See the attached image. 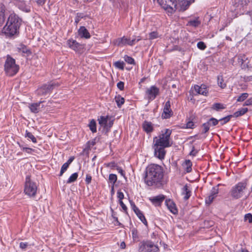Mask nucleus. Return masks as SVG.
Returning a JSON list of instances; mask_svg holds the SVG:
<instances>
[{"label":"nucleus","mask_w":252,"mask_h":252,"mask_svg":"<svg viewBox=\"0 0 252 252\" xmlns=\"http://www.w3.org/2000/svg\"><path fill=\"white\" fill-rule=\"evenodd\" d=\"M164 170L157 164H149L145 169L144 180L148 186L159 188L163 182Z\"/></svg>","instance_id":"f257e3e1"},{"label":"nucleus","mask_w":252,"mask_h":252,"mask_svg":"<svg viewBox=\"0 0 252 252\" xmlns=\"http://www.w3.org/2000/svg\"><path fill=\"white\" fill-rule=\"evenodd\" d=\"M172 131L169 129H166L158 137L153 139V148L155 157L162 159L164 158L166 151L165 148L171 147L172 143L170 142V135Z\"/></svg>","instance_id":"f03ea898"},{"label":"nucleus","mask_w":252,"mask_h":252,"mask_svg":"<svg viewBox=\"0 0 252 252\" xmlns=\"http://www.w3.org/2000/svg\"><path fill=\"white\" fill-rule=\"evenodd\" d=\"M21 19L15 13H11L3 28L2 32L8 37H12L18 33Z\"/></svg>","instance_id":"7ed1b4c3"},{"label":"nucleus","mask_w":252,"mask_h":252,"mask_svg":"<svg viewBox=\"0 0 252 252\" xmlns=\"http://www.w3.org/2000/svg\"><path fill=\"white\" fill-rule=\"evenodd\" d=\"M247 183L246 181L240 182L233 187L230 191L231 197L234 199L242 197L247 189Z\"/></svg>","instance_id":"20e7f679"},{"label":"nucleus","mask_w":252,"mask_h":252,"mask_svg":"<svg viewBox=\"0 0 252 252\" xmlns=\"http://www.w3.org/2000/svg\"><path fill=\"white\" fill-rule=\"evenodd\" d=\"M4 67L5 73L9 76L15 75L19 70V66L16 64L15 60L9 55L7 56Z\"/></svg>","instance_id":"39448f33"},{"label":"nucleus","mask_w":252,"mask_h":252,"mask_svg":"<svg viewBox=\"0 0 252 252\" xmlns=\"http://www.w3.org/2000/svg\"><path fill=\"white\" fill-rule=\"evenodd\" d=\"M59 86V84L55 82H51L47 84H44L37 90V94L39 96H47L50 94L53 89Z\"/></svg>","instance_id":"423d86ee"},{"label":"nucleus","mask_w":252,"mask_h":252,"mask_svg":"<svg viewBox=\"0 0 252 252\" xmlns=\"http://www.w3.org/2000/svg\"><path fill=\"white\" fill-rule=\"evenodd\" d=\"M37 187L36 184L32 182L30 178L27 176L26 179L24 191L26 194L30 197H33L35 195Z\"/></svg>","instance_id":"0eeeda50"},{"label":"nucleus","mask_w":252,"mask_h":252,"mask_svg":"<svg viewBox=\"0 0 252 252\" xmlns=\"http://www.w3.org/2000/svg\"><path fill=\"white\" fill-rule=\"evenodd\" d=\"M140 40L141 38L139 36H138L137 38H134L131 40H130L129 38L126 37L125 36H123L122 38H118L115 39L113 41V43L115 45L119 47H123L126 45L132 46L135 44V43L137 42Z\"/></svg>","instance_id":"6e6552de"},{"label":"nucleus","mask_w":252,"mask_h":252,"mask_svg":"<svg viewBox=\"0 0 252 252\" xmlns=\"http://www.w3.org/2000/svg\"><path fill=\"white\" fill-rule=\"evenodd\" d=\"M159 94V89L156 86H152L147 88L145 92V95L149 101L155 99Z\"/></svg>","instance_id":"1a4fd4ad"},{"label":"nucleus","mask_w":252,"mask_h":252,"mask_svg":"<svg viewBox=\"0 0 252 252\" xmlns=\"http://www.w3.org/2000/svg\"><path fill=\"white\" fill-rule=\"evenodd\" d=\"M173 111L171 109L170 102L168 100L165 102L161 116L163 119H169L173 115Z\"/></svg>","instance_id":"9d476101"},{"label":"nucleus","mask_w":252,"mask_h":252,"mask_svg":"<svg viewBox=\"0 0 252 252\" xmlns=\"http://www.w3.org/2000/svg\"><path fill=\"white\" fill-rule=\"evenodd\" d=\"M194 89L196 93L195 94H202L203 95H207L208 93V90L207 89L206 85L202 84L201 86L194 85Z\"/></svg>","instance_id":"9b49d317"},{"label":"nucleus","mask_w":252,"mask_h":252,"mask_svg":"<svg viewBox=\"0 0 252 252\" xmlns=\"http://www.w3.org/2000/svg\"><path fill=\"white\" fill-rule=\"evenodd\" d=\"M165 199L164 195L160 194L153 197L149 198V200L152 203L153 205L156 206H158L161 205L162 202Z\"/></svg>","instance_id":"f8f14e48"},{"label":"nucleus","mask_w":252,"mask_h":252,"mask_svg":"<svg viewBox=\"0 0 252 252\" xmlns=\"http://www.w3.org/2000/svg\"><path fill=\"white\" fill-rule=\"evenodd\" d=\"M190 2L188 0H183L179 2V4H177V9L176 10L184 11L188 8L190 5Z\"/></svg>","instance_id":"ddd939ff"},{"label":"nucleus","mask_w":252,"mask_h":252,"mask_svg":"<svg viewBox=\"0 0 252 252\" xmlns=\"http://www.w3.org/2000/svg\"><path fill=\"white\" fill-rule=\"evenodd\" d=\"M165 204L166 206L169 211L173 214H177L178 213V210L176 208V204L174 202L170 200H166L165 201Z\"/></svg>","instance_id":"4468645a"},{"label":"nucleus","mask_w":252,"mask_h":252,"mask_svg":"<svg viewBox=\"0 0 252 252\" xmlns=\"http://www.w3.org/2000/svg\"><path fill=\"white\" fill-rule=\"evenodd\" d=\"M67 43L69 47L74 51H78L81 48V45L75 40L69 39Z\"/></svg>","instance_id":"2eb2a0df"},{"label":"nucleus","mask_w":252,"mask_h":252,"mask_svg":"<svg viewBox=\"0 0 252 252\" xmlns=\"http://www.w3.org/2000/svg\"><path fill=\"white\" fill-rule=\"evenodd\" d=\"M44 101H40L38 102L33 103L30 105L29 108L31 111L33 113H37L40 111V104L43 103Z\"/></svg>","instance_id":"dca6fc26"},{"label":"nucleus","mask_w":252,"mask_h":252,"mask_svg":"<svg viewBox=\"0 0 252 252\" xmlns=\"http://www.w3.org/2000/svg\"><path fill=\"white\" fill-rule=\"evenodd\" d=\"M78 34L81 38L88 39L91 37L90 34L88 31L84 26H81L79 28L78 30Z\"/></svg>","instance_id":"f3484780"},{"label":"nucleus","mask_w":252,"mask_h":252,"mask_svg":"<svg viewBox=\"0 0 252 252\" xmlns=\"http://www.w3.org/2000/svg\"><path fill=\"white\" fill-rule=\"evenodd\" d=\"M17 49L19 53H22L24 54L23 56H29L32 53L31 50L24 44L19 45Z\"/></svg>","instance_id":"a211bd4d"},{"label":"nucleus","mask_w":252,"mask_h":252,"mask_svg":"<svg viewBox=\"0 0 252 252\" xmlns=\"http://www.w3.org/2000/svg\"><path fill=\"white\" fill-rule=\"evenodd\" d=\"M142 126L144 131L147 133H150L153 130V126L151 122L145 121Z\"/></svg>","instance_id":"6ab92c4d"},{"label":"nucleus","mask_w":252,"mask_h":252,"mask_svg":"<svg viewBox=\"0 0 252 252\" xmlns=\"http://www.w3.org/2000/svg\"><path fill=\"white\" fill-rule=\"evenodd\" d=\"M192 165V162L189 159H186L183 164V166L185 168V170L187 173H189L191 171Z\"/></svg>","instance_id":"aec40b11"},{"label":"nucleus","mask_w":252,"mask_h":252,"mask_svg":"<svg viewBox=\"0 0 252 252\" xmlns=\"http://www.w3.org/2000/svg\"><path fill=\"white\" fill-rule=\"evenodd\" d=\"M191 192L189 189L187 185H185L183 189L182 195L184 196L185 200H188L190 196Z\"/></svg>","instance_id":"412c9836"},{"label":"nucleus","mask_w":252,"mask_h":252,"mask_svg":"<svg viewBox=\"0 0 252 252\" xmlns=\"http://www.w3.org/2000/svg\"><path fill=\"white\" fill-rule=\"evenodd\" d=\"M248 111L247 108H242L236 111L234 113L233 117H235L236 118L238 117L239 116H241L246 113Z\"/></svg>","instance_id":"4be33fe9"},{"label":"nucleus","mask_w":252,"mask_h":252,"mask_svg":"<svg viewBox=\"0 0 252 252\" xmlns=\"http://www.w3.org/2000/svg\"><path fill=\"white\" fill-rule=\"evenodd\" d=\"M211 108L213 110L219 111H220V110L225 109V107L224 105L222 103H215L212 105Z\"/></svg>","instance_id":"5701e85b"},{"label":"nucleus","mask_w":252,"mask_h":252,"mask_svg":"<svg viewBox=\"0 0 252 252\" xmlns=\"http://www.w3.org/2000/svg\"><path fill=\"white\" fill-rule=\"evenodd\" d=\"M98 123L99 125H100L102 126H103L104 127H107V122H108V117H104V116H100L98 119Z\"/></svg>","instance_id":"b1692460"},{"label":"nucleus","mask_w":252,"mask_h":252,"mask_svg":"<svg viewBox=\"0 0 252 252\" xmlns=\"http://www.w3.org/2000/svg\"><path fill=\"white\" fill-rule=\"evenodd\" d=\"M138 218L145 225H147V221L146 219L144 216L142 212L140 210H138L136 212H135Z\"/></svg>","instance_id":"393cba45"},{"label":"nucleus","mask_w":252,"mask_h":252,"mask_svg":"<svg viewBox=\"0 0 252 252\" xmlns=\"http://www.w3.org/2000/svg\"><path fill=\"white\" fill-rule=\"evenodd\" d=\"M116 102L117 103V106L118 107L120 108L121 106L125 102V99L124 97H122L121 95H118L115 96V98Z\"/></svg>","instance_id":"a878e982"},{"label":"nucleus","mask_w":252,"mask_h":252,"mask_svg":"<svg viewBox=\"0 0 252 252\" xmlns=\"http://www.w3.org/2000/svg\"><path fill=\"white\" fill-rule=\"evenodd\" d=\"M89 127L93 133H95L96 132V124L94 120L92 119L89 124Z\"/></svg>","instance_id":"bb28decb"},{"label":"nucleus","mask_w":252,"mask_h":252,"mask_svg":"<svg viewBox=\"0 0 252 252\" xmlns=\"http://www.w3.org/2000/svg\"><path fill=\"white\" fill-rule=\"evenodd\" d=\"M200 24V22L198 20V18L190 20L188 22L187 25L196 27Z\"/></svg>","instance_id":"cd10ccee"},{"label":"nucleus","mask_w":252,"mask_h":252,"mask_svg":"<svg viewBox=\"0 0 252 252\" xmlns=\"http://www.w3.org/2000/svg\"><path fill=\"white\" fill-rule=\"evenodd\" d=\"M117 180V176L116 174H110L109 175V181L112 184V190L113 189V186L114 184L116 183Z\"/></svg>","instance_id":"c85d7f7f"},{"label":"nucleus","mask_w":252,"mask_h":252,"mask_svg":"<svg viewBox=\"0 0 252 252\" xmlns=\"http://www.w3.org/2000/svg\"><path fill=\"white\" fill-rule=\"evenodd\" d=\"M5 11V7L4 5L0 3V20L3 21L4 20V13Z\"/></svg>","instance_id":"c756f323"},{"label":"nucleus","mask_w":252,"mask_h":252,"mask_svg":"<svg viewBox=\"0 0 252 252\" xmlns=\"http://www.w3.org/2000/svg\"><path fill=\"white\" fill-rule=\"evenodd\" d=\"M78 176V175L77 173H74L69 177L66 183L67 184H70L75 182L77 180Z\"/></svg>","instance_id":"7c9ffc66"},{"label":"nucleus","mask_w":252,"mask_h":252,"mask_svg":"<svg viewBox=\"0 0 252 252\" xmlns=\"http://www.w3.org/2000/svg\"><path fill=\"white\" fill-rule=\"evenodd\" d=\"M218 84L221 89H224L226 87V85L223 83V79L222 76H218Z\"/></svg>","instance_id":"2f4dec72"},{"label":"nucleus","mask_w":252,"mask_h":252,"mask_svg":"<svg viewBox=\"0 0 252 252\" xmlns=\"http://www.w3.org/2000/svg\"><path fill=\"white\" fill-rule=\"evenodd\" d=\"M232 117H233V115H230L220 119L219 121L220 122V124L221 125H223L228 122Z\"/></svg>","instance_id":"473e14b6"},{"label":"nucleus","mask_w":252,"mask_h":252,"mask_svg":"<svg viewBox=\"0 0 252 252\" xmlns=\"http://www.w3.org/2000/svg\"><path fill=\"white\" fill-rule=\"evenodd\" d=\"M210 123L209 122H206L204 123L202 125V134L205 133L207 132H208L210 129Z\"/></svg>","instance_id":"72a5a7b5"},{"label":"nucleus","mask_w":252,"mask_h":252,"mask_svg":"<svg viewBox=\"0 0 252 252\" xmlns=\"http://www.w3.org/2000/svg\"><path fill=\"white\" fill-rule=\"evenodd\" d=\"M114 66L120 69L124 70L125 63L123 61H117L114 63Z\"/></svg>","instance_id":"f704fd0d"},{"label":"nucleus","mask_w":252,"mask_h":252,"mask_svg":"<svg viewBox=\"0 0 252 252\" xmlns=\"http://www.w3.org/2000/svg\"><path fill=\"white\" fill-rule=\"evenodd\" d=\"M26 137L31 139L33 143H36L37 142L36 138L30 132H28V131H26Z\"/></svg>","instance_id":"c9c22d12"},{"label":"nucleus","mask_w":252,"mask_h":252,"mask_svg":"<svg viewBox=\"0 0 252 252\" xmlns=\"http://www.w3.org/2000/svg\"><path fill=\"white\" fill-rule=\"evenodd\" d=\"M249 96L248 93H245L242 94L237 98V102H242L245 100Z\"/></svg>","instance_id":"e433bc0d"},{"label":"nucleus","mask_w":252,"mask_h":252,"mask_svg":"<svg viewBox=\"0 0 252 252\" xmlns=\"http://www.w3.org/2000/svg\"><path fill=\"white\" fill-rule=\"evenodd\" d=\"M124 60H125V62H126L127 63H128L129 64H135L134 60L131 57H129L127 55L125 56Z\"/></svg>","instance_id":"4c0bfd02"},{"label":"nucleus","mask_w":252,"mask_h":252,"mask_svg":"<svg viewBox=\"0 0 252 252\" xmlns=\"http://www.w3.org/2000/svg\"><path fill=\"white\" fill-rule=\"evenodd\" d=\"M216 197V196H214V195L210 194L205 199V202L207 204H210L214 200V198Z\"/></svg>","instance_id":"58836bf2"},{"label":"nucleus","mask_w":252,"mask_h":252,"mask_svg":"<svg viewBox=\"0 0 252 252\" xmlns=\"http://www.w3.org/2000/svg\"><path fill=\"white\" fill-rule=\"evenodd\" d=\"M84 15L83 13H77L76 16L75 17V22L76 24H78L79 22L80 19L84 18Z\"/></svg>","instance_id":"ea45409f"},{"label":"nucleus","mask_w":252,"mask_h":252,"mask_svg":"<svg viewBox=\"0 0 252 252\" xmlns=\"http://www.w3.org/2000/svg\"><path fill=\"white\" fill-rule=\"evenodd\" d=\"M69 166L67 165V163H64L62 166L61 169L60 173V176H61L63 175V173L67 169Z\"/></svg>","instance_id":"a19ab883"},{"label":"nucleus","mask_w":252,"mask_h":252,"mask_svg":"<svg viewBox=\"0 0 252 252\" xmlns=\"http://www.w3.org/2000/svg\"><path fill=\"white\" fill-rule=\"evenodd\" d=\"M208 122H209L210 126L212 125L213 126H215L218 124L219 120L214 118H211L209 120Z\"/></svg>","instance_id":"79ce46f5"},{"label":"nucleus","mask_w":252,"mask_h":252,"mask_svg":"<svg viewBox=\"0 0 252 252\" xmlns=\"http://www.w3.org/2000/svg\"><path fill=\"white\" fill-rule=\"evenodd\" d=\"M158 37V34L157 32H153L149 34V39L153 40Z\"/></svg>","instance_id":"37998d69"},{"label":"nucleus","mask_w":252,"mask_h":252,"mask_svg":"<svg viewBox=\"0 0 252 252\" xmlns=\"http://www.w3.org/2000/svg\"><path fill=\"white\" fill-rule=\"evenodd\" d=\"M197 47L201 50H204L206 48L205 44L202 41L198 42L197 44Z\"/></svg>","instance_id":"c03bdc74"},{"label":"nucleus","mask_w":252,"mask_h":252,"mask_svg":"<svg viewBox=\"0 0 252 252\" xmlns=\"http://www.w3.org/2000/svg\"><path fill=\"white\" fill-rule=\"evenodd\" d=\"M20 147H21L22 150L23 151L26 152V153L28 154H32V152L34 151V150L30 148H27V147H24L20 146Z\"/></svg>","instance_id":"a18cd8bd"},{"label":"nucleus","mask_w":252,"mask_h":252,"mask_svg":"<svg viewBox=\"0 0 252 252\" xmlns=\"http://www.w3.org/2000/svg\"><path fill=\"white\" fill-rule=\"evenodd\" d=\"M246 220H248L250 223L252 222V215L251 214H247L245 216Z\"/></svg>","instance_id":"49530a36"},{"label":"nucleus","mask_w":252,"mask_h":252,"mask_svg":"<svg viewBox=\"0 0 252 252\" xmlns=\"http://www.w3.org/2000/svg\"><path fill=\"white\" fill-rule=\"evenodd\" d=\"M124 83L122 81H120L117 84V87L121 90L122 91L124 89Z\"/></svg>","instance_id":"de8ad7c7"},{"label":"nucleus","mask_w":252,"mask_h":252,"mask_svg":"<svg viewBox=\"0 0 252 252\" xmlns=\"http://www.w3.org/2000/svg\"><path fill=\"white\" fill-rule=\"evenodd\" d=\"M92 176L89 174H87L85 179L86 184L89 185L91 183Z\"/></svg>","instance_id":"09e8293b"},{"label":"nucleus","mask_w":252,"mask_h":252,"mask_svg":"<svg viewBox=\"0 0 252 252\" xmlns=\"http://www.w3.org/2000/svg\"><path fill=\"white\" fill-rule=\"evenodd\" d=\"M198 151L195 150V147L193 146L192 148V150L189 153V155L190 156H195L196 154L198 153Z\"/></svg>","instance_id":"8fccbe9b"},{"label":"nucleus","mask_w":252,"mask_h":252,"mask_svg":"<svg viewBox=\"0 0 252 252\" xmlns=\"http://www.w3.org/2000/svg\"><path fill=\"white\" fill-rule=\"evenodd\" d=\"M252 105V97L247 99L244 103V106H250Z\"/></svg>","instance_id":"3c124183"},{"label":"nucleus","mask_w":252,"mask_h":252,"mask_svg":"<svg viewBox=\"0 0 252 252\" xmlns=\"http://www.w3.org/2000/svg\"><path fill=\"white\" fill-rule=\"evenodd\" d=\"M117 197L119 199V201H120V200H122L124 198V193L121 191H118L117 192Z\"/></svg>","instance_id":"603ef678"},{"label":"nucleus","mask_w":252,"mask_h":252,"mask_svg":"<svg viewBox=\"0 0 252 252\" xmlns=\"http://www.w3.org/2000/svg\"><path fill=\"white\" fill-rule=\"evenodd\" d=\"M218 193V189L217 188H213L211 190V195H214L216 196V195Z\"/></svg>","instance_id":"864d4df0"},{"label":"nucleus","mask_w":252,"mask_h":252,"mask_svg":"<svg viewBox=\"0 0 252 252\" xmlns=\"http://www.w3.org/2000/svg\"><path fill=\"white\" fill-rule=\"evenodd\" d=\"M194 126V123L192 121H189L187 123L186 127L187 128H192Z\"/></svg>","instance_id":"5fc2aeb1"},{"label":"nucleus","mask_w":252,"mask_h":252,"mask_svg":"<svg viewBox=\"0 0 252 252\" xmlns=\"http://www.w3.org/2000/svg\"><path fill=\"white\" fill-rule=\"evenodd\" d=\"M119 203H120L121 206L122 207V209H123V210L124 211L126 212L127 210V207H126V205L124 203L123 201L120 200V201H119Z\"/></svg>","instance_id":"6e6d98bb"},{"label":"nucleus","mask_w":252,"mask_h":252,"mask_svg":"<svg viewBox=\"0 0 252 252\" xmlns=\"http://www.w3.org/2000/svg\"><path fill=\"white\" fill-rule=\"evenodd\" d=\"M117 170H118V172H119V173H120V174H121L122 176H124V177H125V172H124V171H123V170L122 169V168L118 167L117 168Z\"/></svg>","instance_id":"4d7b16f0"},{"label":"nucleus","mask_w":252,"mask_h":252,"mask_svg":"<svg viewBox=\"0 0 252 252\" xmlns=\"http://www.w3.org/2000/svg\"><path fill=\"white\" fill-rule=\"evenodd\" d=\"M131 207H132V210H133V211L135 212H136V211H137L138 210H139V209L136 207V206L135 205L134 203H131Z\"/></svg>","instance_id":"13d9d810"},{"label":"nucleus","mask_w":252,"mask_h":252,"mask_svg":"<svg viewBox=\"0 0 252 252\" xmlns=\"http://www.w3.org/2000/svg\"><path fill=\"white\" fill-rule=\"evenodd\" d=\"M74 159V157H71L68 159L67 162H65V163H67V165L69 166L71 164V163L73 161Z\"/></svg>","instance_id":"bf43d9fd"},{"label":"nucleus","mask_w":252,"mask_h":252,"mask_svg":"<svg viewBox=\"0 0 252 252\" xmlns=\"http://www.w3.org/2000/svg\"><path fill=\"white\" fill-rule=\"evenodd\" d=\"M46 0H36V3L40 5H43L45 2Z\"/></svg>","instance_id":"052dcab7"},{"label":"nucleus","mask_w":252,"mask_h":252,"mask_svg":"<svg viewBox=\"0 0 252 252\" xmlns=\"http://www.w3.org/2000/svg\"><path fill=\"white\" fill-rule=\"evenodd\" d=\"M27 246V244L25 243L21 242L20 244V247L21 249H25L26 248Z\"/></svg>","instance_id":"680f3d73"},{"label":"nucleus","mask_w":252,"mask_h":252,"mask_svg":"<svg viewBox=\"0 0 252 252\" xmlns=\"http://www.w3.org/2000/svg\"><path fill=\"white\" fill-rule=\"evenodd\" d=\"M238 62L239 63H244V61H243V59L242 58V57L241 56H239L238 57Z\"/></svg>","instance_id":"e2e57ef3"},{"label":"nucleus","mask_w":252,"mask_h":252,"mask_svg":"<svg viewBox=\"0 0 252 252\" xmlns=\"http://www.w3.org/2000/svg\"><path fill=\"white\" fill-rule=\"evenodd\" d=\"M120 247L122 249H125L126 248V244L124 242H122L120 244Z\"/></svg>","instance_id":"0e129e2a"},{"label":"nucleus","mask_w":252,"mask_h":252,"mask_svg":"<svg viewBox=\"0 0 252 252\" xmlns=\"http://www.w3.org/2000/svg\"><path fill=\"white\" fill-rule=\"evenodd\" d=\"M109 166L111 167H115L116 166V164L115 162H111L109 163Z\"/></svg>","instance_id":"69168bd1"},{"label":"nucleus","mask_w":252,"mask_h":252,"mask_svg":"<svg viewBox=\"0 0 252 252\" xmlns=\"http://www.w3.org/2000/svg\"><path fill=\"white\" fill-rule=\"evenodd\" d=\"M113 121H110L108 124V126L109 127H111L113 125Z\"/></svg>","instance_id":"338daca9"},{"label":"nucleus","mask_w":252,"mask_h":252,"mask_svg":"<svg viewBox=\"0 0 252 252\" xmlns=\"http://www.w3.org/2000/svg\"><path fill=\"white\" fill-rule=\"evenodd\" d=\"M133 237L134 238H136L137 237V232L135 233L134 231L132 232Z\"/></svg>","instance_id":"774afa93"}]
</instances>
